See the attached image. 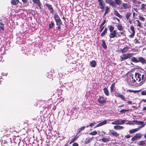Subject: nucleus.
Masks as SVG:
<instances>
[{
	"mask_svg": "<svg viewBox=\"0 0 146 146\" xmlns=\"http://www.w3.org/2000/svg\"><path fill=\"white\" fill-rule=\"evenodd\" d=\"M132 83L137 84L138 82H139L141 85H142L146 80V73L136 72L134 78L132 76Z\"/></svg>",
	"mask_w": 146,
	"mask_h": 146,
	"instance_id": "f257e3e1",
	"label": "nucleus"
},
{
	"mask_svg": "<svg viewBox=\"0 0 146 146\" xmlns=\"http://www.w3.org/2000/svg\"><path fill=\"white\" fill-rule=\"evenodd\" d=\"M131 61L134 63L141 62L143 64H146V60L142 57H140L137 58L133 57L131 59Z\"/></svg>",
	"mask_w": 146,
	"mask_h": 146,
	"instance_id": "f03ea898",
	"label": "nucleus"
},
{
	"mask_svg": "<svg viewBox=\"0 0 146 146\" xmlns=\"http://www.w3.org/2000/svg\"><path fill=\"white\" fill-rule=\"evenodd\" d=\"M134 53H127L122 54L120 57L121 61L122 62L123 60L127 59L131 57L134 54Z\"/></svg>",
	"mask_w": 146,
	"mask_h": 146,
	"instance_id": "7ed1b4c3",
	"label": "nucleus"
},
{
	"mask_svg": "<svg viewBox=\"0 0 146 146\" xmlns=\"http://www.w3.org/2000/svg\"><path fill=\"white\" fill-rule=\"evenodd\" d=\"M107 98L100 96L98 99V102L100 104H103L106 103Z\"/></svg>",
	"mask_w": 146,
	"mask_h": 146,
	"instance_id": "20e7f679",
	"label": "nucleus"
},
{
	"mask_svg": "<svg viewBox=\"0 0 146 146\" xmlns=\"http://www.w3.org/2000/svg\"><path fill=\"white\" fill-rule=\"evenodd\" d=\"M45 5L48 8V9L50 11V13L52 14H53L54 13V10L52 5L47 3H45Z\"/></svg>",
	"mask_w": 146,
	"mask_h": 146,
	"instance_id": "39448f33",
	"label": "nucleus"
},
{
	"mask_svg": "<svg viewBox=\"0 0 146 146\" xmlns=\"http://www.w3.org/2000/svg\"><path fill=\"white\" fill-rule=\"evenodd\" d=\"M126 121L125 120H116L111 123V124L113 125H118V124H123L126 122Z\"/></svg>",
	"mask_w": 146,
	"mask_h": 146,
	"instance_id": "423d86ee",
	"label": "nucleus"
},
{
	"mask_svg": "<svg viewBox=\"0 0 146 146\" xmlns=\"http://www.w3.org/2000/svg\"><path fill=\"white\" fill-rule=\"evenodd\" d=\"M142 136V135L139 133L137 134L135 136L133 137L131 139V140L132 141H134L137 140H139Z\"/></svg>",
	"mask_w": 146,
	"mask_h": 146,
	"instance_id": "0eeeda50",
	"label": "nucleus"
},
{
	"mask_svg": "<svg viewBox=\"0 0 146 146\" xmlns=\"http://www.w3.org/2000/svg\"><path fill=\"white\" fill-rule=\"evenodd\" d=\"M118 33L116 31L114 30L112 32H110L109 36L110 38H113L115 37H117V34Z\"/></svg>",
	"mask_w": 146,
	"mask_h": 146,
	"instance_id": "6e6552de",
	"label": "nucleus"
},
{
	"mask_svg": "<svg viewBox=\"0 0 146 146\" xmlns=\"http://www.w3.org/2000/svg\"><path fill=\"white\" fill-rule=\"evenodd\" d=\"M106 2L109 4L110 5L112 6L113 7L116 8L117 5L112 0H105Z\"/></svg>",
	"mask_w": 146,
	"mask_h": 146,
	"instance_id": "1a4fd4ad",
	"label": "nucleus"
},
{
	"mask_svg": "<svg viewBox=\"0 0 146 146\" xmlns=\"http://www.w3.org/2000/svg\"><path fill=\"white\" fill-rule=\"evenodd\" d=\"M121 5L120 6V8L121 9H126L129 7V5L126 3H122Z\"/></svg>",
	"mask_w": 146,
	"mask_h": 146,
	"instance_id": "9d476101",
	"label": "nucleus"
},
{
	"mask_svg": "<svg viewBox=\"0 0 146 146\" xmlns=\"http://www.w3.org/2000/svg\"><path fill=\"white\" fill-rule=\"evenodd\" d=\"M99 5L100 8L102 9L103 11L104 10L105 8V4L103 1L99 2Z\"/></svg>",
	"mask_w": 146,
	"mask_h": 146,
	"instance_id": "9b49d317",
	"label": "nucleus"
},
{
	"mask_svg": "<svg viewBox=\"0 0 146 146\" xmlns=\"http://www.w3.org/2000/svg\"><path fill=\"white\" fill-rule=\"evenodd\" d=\"M110 134L115 137H117L119 136V134L116 131L113 130H111L110 131Z\"/></svg>",
	"mask_w": 146,
	"mask_h": 146,
	"instance_id": "f8f14e48",
	"label": "nucleus"
},
{
	"mask_svg": "<svg viewBox=\"0 0 146 146\" xmlns=\"http://www.w3.org/2000/svg\"><path fill=\"white\" fill-rule=\"evenodd\" d=\"M54 18L56 23L58 22L61 23V21L58 15H55Z\"/></svg>",
	"mask_w": 146,
	"mask_h": 146,
	"instance_id": "ddd939ff",
	"label": "nucleus"
},
{
	"mask_svg": "<svg viewBox=\"0 0 146 146\" xmlns=\"http://www.w3.org/2000/svg\"><path fill=\"white\" fill-rule=\"evenodd\" d=\"M33 1L34 3L37 4L40 9H41V3L39 0H33Z\"/></svg>",
	"mask_w": 146,
	"mask_h": 146,
	"instance_id": "4468645a",
	"label": "nucleus"
},
{
	"mask_svg": "<svg viewBox=\"0 0 146 146\" xmlns=\"http://www.w3.org/2000/svg\"><path fill=\"white\" fill-rule=\"evenodd\" d=\"M130 29L131 31H132V35H131L130 36H131V37H133V36H134L135 33V31L134 30V27L133 25H131L130 26Z\"/></svg>",
	"mask_w": 146,
	"mask_h": 146,
	"instance_id": "2eb2a0df",
	"label": "nucleus"
},
{
	"mask_svg": "<svg viewBox=\"0 0 146 146\" xmlns=\"http://www.w3.org/2000/svg\"><path fill=\"white\" fill-rule=\"evenodd\" d=\"M124 127L119 125H115L114 126V129L116 130H121L123 129Z\"/></svg>",
	"mask_w": 146,
	"mask_h": 146,
	"instance_id": "dca6fc26",
	"label": "nucleus"
},
{
	"mask_svg": "<svg viewBox=\"0 0 146 146\" xmlns=\"http://www.w3.org/2000/svg\"><path fill=\"white\" fill-rule=\"evenodd\" d=\"M113 12V14L117 16L118 17L120 18H122V16L117 11L114 10Z\"/></svg>",
	"mask_w": 146,
	"mask_h": 146,
	"instance_id": "f3484780",
	"label": "nucleus"
},
{
	"mask_svg": "<svg viewBox=\"0 0 146 146\" xmlns=\"http://www.w3.org/2000/svg\"><path fill=\"white\" fill-rule=\"evenodd\" d=\"M107 27H106L103 31L101 33L100 36L103 37V36H104L107 33Z\"/></svg>",
	"mask_w": 146,
	"mask_h": 146,
	"instance_id": "a211bd4d",
	"label": "nucleus"
},
{
	"mask_svg": "<svg viewBox=\"0 0 146 146\" xmlns=\"http://www.w3.org/2000/svg\"><path fill=\"white\" fill-rule=\"evenodd\" d=\"M117 29L119 31H123V28L121 24H118L117 26Z\"/></svg>",
	"mask_w": 146,
	"mask_h": 146,
	"instance_id": "6ab92c4d",
	"label": "nucleus"
},
{
	"mask_svg": "<svg viewBox=\"0 0 146 146\" xmlns=\"http://www.w3.org/2000/svg\"><path fill=\"white\" fill-rule=\"evenodd\" d=\"M115 88V84L113 83L110 86V92H112L114 91V88Z\"/></svg>",
	"mask_w": 146,
	"mask_h": 146,
	"instance_id": "aec40b11",
	"label": "nucleus"
},
{
	"mask_svg": "<svg viewBox=\"0 0 146 146\" xmlns=\"http://www.w3.org/2000/svg\"><path fill=\"white\" fill-rule=\"evenodd\" d=\"M114 2L118 6H120L122 2L121 0H114Z\"/></svg>",
	"mask_w": 146,
	"mask_h": 146,
	"instance_id": "412c9836",
	"label": "nucleus"
},
{
	"mask_svg": "<svg viewBox=\"0 0 146 146\" xmlns=\"http://www.w3.org/2000/svg\"><path fill=\"white\" fill-rule=\"evenodd\" d=\"M19 2L18 0H12L11 1V3L13 5H17Z\"/></svg>",
	"mask_w": 146,
	"mask_h": 146,
	"instance_id": "4be33fe9",
	"label": "nucleus"
},
{
	"mask_svg": "<svg viewBox=\"0 0 146 146\" xmlns=\"http://www.w3.org/2000/svg\"><path fill=\"white\" fill-rule=\"evenodd\" d=\"M85 126H82L80 127L79 129H78V130L77 131V133L76 134V136H77L78 134L81 133L82 131H83L85 129Z\"/></svg>",
	"mask_w": 146,
	"mask_h": 146,
	"instance_id": "5701e85b",
	"label": "nucleus"
},
{
	"mask_svg": "<svg viewBox=\"0 0 146 146\" xmlns=\"http://www.w3.org/2000/svg\"><path fill=\"white\" fill-rule=\"evenodd\" d=\"M137 144L138 145H139V146L144 145L146 144L145 141H140L139 142H137Z\"/></svg>",
	"mask_w": 146,
	"mask_h": 146,
	"instance_id": "b1692460",
	"label": "nucleus"
},
{
	"mask_svg": "<svg viewBox=\"0 0 146 146\" xmlns=\"http://www.w3.org/2000/svg\"><path fill=\"white\" fill-rule=\"evenodd\" d=\"M129 48L128 47H125L122 49H121V51L122 53L126 52L129 50Z\"/></svg>",
	"mask_w": 146,
	"mask_h": 146,
	"instance_id": "393cba45",
	"label": "nucleus"
},
{
	"mask_svg": "<svg viewBox=\"0 0 146 146\" xmlns=\"http://www.w3.org/2000/svg\"><path fill=\"white\" fill-rule=\"evenodd\" d=\"M103 90L105 94L107 96H108L109 95V92L107 88H105L103 89Z\"/></svg>",
	"mask_w": 146,
	"mask_h": 146,
	"instance_id": "a878e982",
	"label": "nucleus"
},
{
	"mask_svg": "<svg viewBox=\"0 0 146 146\" xmlns=\"http://www.w3.org/2000/svg\"><path fill=\"white\" fill-rule=\"evenodd\" d=\"M102 46L105 49H106L107 48V46L106 44V43L105 42V41L104 40H102Z\"/></svg>",
	"mask_w": 146,
	"mask_h": 146,
	"instance_id": "bb28decb",
	"label": "nucleus"
},
{
	"mask_svg": "<svg viewBox=\"0 0 146 146\" xmlns=\"http://www.w3.org/2000/svg\"><path fill=\"white\" fill-rule=\"evenodd\" d=\"M134 22H137L136 25H135V26L139 27L140 28H142V26L141 25V23L140 22L139 20H137L135 21H134Z\"/></svg>",
	"mask_w": 146,
	"mask_h": 146,
	"instance_id": "cd10ccee",
	"label": "nucleus"
},
{
	"mask_svg": "<svg viewBox=\"0 0 146 146\" xmlns=\"http://www.w3.org/2000/svg\"><path fill=\"white\" fill-rule=\"evenodd\" d=\"M0 21H1L0 22V30H2L3 31L4 30V24L2 22L1 20H0Z\"/></svg>",
	"mask_w": 146,
	"mask_h": 146,
	"instance_id": "c85d7f7f",
	"label": "nucleus"
},
{
	"mask_svg": "<svg viewBox=\"0 0 146 146\" xmlns=\"http://www.w3.org/2000/svg\"><path fill=\"white\" fill-rule=\"evenodd\" d=\"M96 63L95 60H93L90 62V66L93 67H95L96 65Z\"/></svg>",
	"mask_w": 146,
	"mask_h": 146,
	"instance_id": "c756f323",
	"label": "nucleus"
},
{
	"mask_svg": "<svg viewBox=\"0 0 146 146\" xmlns=\"http://www.w3.org/2000/svg\"><path fill=\"white\" fill-rule=\"evenodd\" d=\"M105 8V12L104 14V15L109 13L110 11V9L108 6H106Z\"/></svg>",
	"mask_w": 146,
	"mask_h": 146,
	"instance_id": "7c9ffc66",
	"label": "nucleus"
},
{
	"mask_svg": "<svg viewBox=\"0 0 146 146\" xmlns=\"http://www.w3.org/2000/svg\"><path fill=\"white\" fill-rule=\"evenodd\" d=\"M108 27L110 32H112L113 31L114 28V27L113 25H110L108 26Z\"/></svg>",
	"mask_w": 146,
	"mask_h": 146,
	"instance_id": "2f4dec72",
	"label": "nucleus"
},
{
	"mask_svg": "<svg viewBox=\"0 0 146 146\" xmlns=\"http://www.w3.org/2000/svg\"><path fill=\"white\" fill-rule=\"evenodd\" d=\"M131 15V13L128 12L126 13L125 15V17L127 20H128L130 19L129 18Z\"/></svg>",
	"mask_w": 146,
	"mask_h": 146,
	"instance_id": "473e14b6",
	"label": "nucleus"
},
{
	"mask_svg": "<svg viewBox=\"0 0 146 146\" xmlns=\"http://www.w3.org/2000/svg\"><path fill=\"white\" fill-rule=\"evenodd\" d=\"M54 24L53 21H51L50 23L48 25L49 29H52L54 27Z\"/></svg>",
	"mask_w": 146,
	"mask_h": 146,
	"instance_id": "72a5a7b5",
	"label": "nucleus"
},
{
	"mask_svg": "<svg viewBox=\"0 0 146 146\" xmlns=\"http://www.w3.org/2000/svg\"><path fill=\"white\" fill-rule=\"evenodd\" d=\"M78 137V135L77 136H76V137L74 138H72L69 144H70L76 141L77 140V138Z\"/></svg>",
	"mask_w": 146,
	"mask_h": 146,
	"instance_id": "f704fd0d",
	"label": "nucleus"
},
{
	"mask_svg": "<svg viewBox=\"0 0 146 146\" xmlns=\"http://www.w3.org/2000/svg\"><path fill=\"white\" fill-rule=\"evenodd\" d=\"M56 24L58 26V30L59 31H60L61 29L60 25L61 24H62V21L61 22V23L60 22H58L56 23Z\"/></svg>",
	"mask_w": 146,
	"mask_h": 146,
	"instance_id": "c9c22d12",
	"label": "nucleus"
},
{
	"mask_svg": "<svg viewBox=\"0 0 146 146\" xmlns=\"http://www.w3.org/2000/svg\"><path fill=\"white\" fill-rule=\"evenodd\" d=\"M137 131L136 128L130 130L129 131V133L130 134H132Z\"/></svg>",
	"mask_w": 146,
	"mask_h": 146,
	"instance_id": "e433bc0d",
	"label": "nucleus"
},
{
	"mask_svg": "<svg viewBox=\"0 0 146 146\" xmlns=\"http://www.w3.org/2000/svg\"><path fill=\"white\" fill-rule=\"evenodd\" d=\"M141 90H128V91L129 92H133V93H137L138 92H140Z\"/></svg>",
	"mask_w": 146,
	"mask_h": 146,
	"instance_id": "4c0bfd02",
	"label": "nucleus"
},
{
	"mask_svg": "<svg viewBox=\"0 0 146 146\" xmlns=\"http://www.w3.org/2000/svg\"><path fill=\"white\" fill-rule=\"evenodd\" d=\"M102 141L104 143L108 142L109 141V140L108 138H106L104 137L102 139Z\"/></svg>",
	"mask_w": 146,
	"mask_h": 146,
	"instance_id": "58836bf2",
	"label": "nucleus"
},
{
	"mask_svg": "<svg viewBox=\"0 0 146 146\" xmlns=\"http://www.w3.org/2000/svg\"><path fill=\"white\" fill-rule=\"evenodd\" d=\"M97 134V132L96 131H93L89 133V134L92 135H96Z\"/></svg>",
	"mask_w": 146,
	"mask_h": 146,
	"instance_id": "ea45409f",
	"label": "nucleus"
},
{
	"mask_svg": "<svg viewBox=\"0 0 146 146\" xmlns=\"http://www.w3.org/2000/svg\"><path fill=\"white\" fill-rule=\"evenodd\" d=\"M107 121L106 120H104V121H102V122H100V125L101 126H102L106 124L107 123Z\"/></svg>",
	"mask_w": 146,
	"mask_h": 146,
	"instance_id": "a19ab883",
	"label": "nucleus"
},
{
	"mask_svg": "<svg viewBox=\"0 0 146 146\" xmlns=\"http://www.w3.org/2000/svg\"><path fill=\"white\" fill-rule=\"evenodd\" d=\"M146 124V123L145 124H142L141 125H140L137 128H136L137 131H138L140 129H141L143 127H144Z\"/></svg>",
	"mask_w": 146,
	"mask_h": 146,
	"instance_id": "79ce46f5",
	"label": "nucleus"
},
{
	"mask_svg": "<svg viewBox=\"0 0 146 146\" xmlns=\"http://www.w3.org/2000/svg\"><path fill=\"white\" fill-rule=\"evenodd\" d=\"M144 122L143 121H137V125H141L144 124Z\"/></svg>",
	"mask_w": 146,
	"mask_h": 146,
	"instance_id": "37998d69",
	"label": "nucleus"
},
{
	"mask_svg": "<svg viewBox=\"0 0 146 146\" xmlns=\"http://www.w3.org/2000/svg\"><path fill=\"white\" fill-rule=\"evenodd\" d=\"M7 131V129L5 127L2 128L1 130V132L3 134L5 133Z\"/></svg>",
	"mask_w": 146,
	"mask_h": 146,
	"instance_id": "c03bdc74",
	"label": "nucleus"
},
{
	"mask_svg": "<svg viewBox=\"0 0 146 146\" xmlns=\"http://www.w3.org/2000/svg\"><path fill=\"white\" fill-rule=\"evenodd\" d=\"M96 124V122H94V123H90L89 125H87L86 126V127H92L94 126V124Z\"/></svg>",
	"mask_w": 146,
	"mask_h": 146,
	"instance_id": "a18cd8bd",
	"label": "nucleus"
},
{
	"mask_svg": "<svg viewBox=\"0 0 146 146\" xmlns=\"http://www.w3.org/2000/svg\"><path fill=\"white\" fill-rule=\"evenodd\" d=\"M129 110H125L122 109L120 111V112L121 113H125V112L128 111Z\"/></svg>",
	"mask_w": 146,
	"mask_h": 146,
	"instance_id": "49530a36",
	"label": "nucleus"
},
{
	"mask_svg": "<svg viewBox=\"0 0 146 146\" xmlns=\"http://www.w3.org/2000/svg\"><path fill=\"white\" fill-rule=\"evenodd\" d=\"M119 98L124 101H126L125 98V96L121 94Z\"/></svg>",
	"mask_w": 146,
	"mask_h": 146,
	"instance_id": "de8ad7c7",
	"label": "nucleus"
},
{
	"mask_svg": "<svg viewBox=\"0 0 146 146\" xmlns=\"http://www.w3.org/2000/svg\"><path fill=\"white\" fill-rule=\"evenodd\" d=\"M145 5L144 4H142L141 5V8H140L141 10H144L145 9Z\"/></svg>",
	"mask_w": 146,
	"mask_h": 146,
	"instance_id": "09e8293b",
	"label": "nucleus"
},
{
	"mask_svg": "<svg viewBox=\"0 0 146 146\" xmlns=\"http://www.w3.org/2000/svg\"><path fill=\"white\" fill-rule=\"evenodd\" d=\"M141 94L142 96L146 95V90L142 91Z\"/></svg>",
	"mask_w": 146,
	"mask_h": 146,
	"instance_id": "8fccbe9b",
	"label": "nucleus"
},
{
	"mask_svg": "<svg viewBox=\"0 0 146 146\" xmlns=\"http://www.w3.org/2000/svg\"><path fill=\"white\" fill-rule=\"evenodd\" d=\"M104 27L105 26H104L103 27L102 26L101 27V26H100V29L99 31V32L100 33H101Z\"/></svg>",
	"mask_w": 146,
	"mask_h": 146,
	"instance_id": "3c124183",
	"label": "nucleus"
},
{
	"mask_svg": "<svg viewBox=\"0 0 146 146\" xmlns=\"http://www.w3.org/2000/svg\"><path fill=\"white\" fill-rule=\"evenodd\" d=\"M106 22V21L105 20H104L103 22L101 23V24L100 25V26H101V27H103V25H104V24H105V23Z\"/></svg>",
	"mask_w": 146,
	"mask_h": 146,
	"instance_id": "603ef678",
	"label": "nucleus"
},
{
	"mask_svg": "<svg viewBox=\"0 0 146 146\" xmlns=\"http://www.w3.org/2000/svg\"><path fill=\"white\" fill-rule=\"evenodd\" d=\"M92 140L91 139H88V140L87 139H86L85 141V143H88L91 141V140Z\"/></svg>",
	"mask_w": 146,
	"mask_h": 146,
	"instance_id": "864d4df0",
	"label": "nucleus"
},
{
	"mask_svg": "<svg viewBox=\"0 0 146 146\" xmlns=\"http://www.w3.org/2000/svg\"><path fill=\"white\" fill-rule=\"evenodd\" d=\"M139 18L141 21H144L145 20V19L142 17L139 16Z\"/></svg>",
	"mask_w": 146,
	"mask_h": 146,
	"instance_id": "5fc2aeb1",
	"label": "nucleus"
},
{
	"mask_svg": "<svg viewBox=\"0 0 146 146\" xmlns=\"http://www.w3.org/2000/svg\"><path fill=\"white\" fill-rule=\"evenodd\" d=\"M137 120H134L131 121L132 124V125H137Z\"/></svg>",
	"mask_w": 146,
	"mask_h": 146,
	"instance_id": "6e6d98bb",
	"label": "nucleus"
},
{
	"mask_svg": "<svg viewBox=\"0 0 146 146\" xmlns=\"http://www.w3.org/2000/svg\"><path fill=\"white\" fill-rule=\"evenodd\" d=\"M121 35H122L123 36H124L125 35V34L123 31L121 32L120 33Z\"/></svg>",
	"mask_w": 146,
	"mask_h": 146,
	"instance_id": "4d7b16f0",
	"label": "nucleus"
},
{
	"mask_svg": "<svg viewBox=\"0 0 146 146\" xmlns=\"http://www.w3.org/2000/svg\"><path fill=\"white\" fill-rule=\"evenodd\" d=\"M120 94L119 93V92H115V96L117 97H118V96Z\"/></svg>",
	"mask_w": 146,
	"mask_h": 146,
	"instance_id": "13d9d810",
	"label": "nucleus"
},
{
	"mask_svg": "<svg viewBox=\"0 0 146 146\" xmlns=\"http://www.w3.org/2000/svg\"><path fill=\"white\" fill-rule=\"evenodd\" d=\"M72 146H79L78 143H74L72 145Z\"/></svg>",
	"mask_w": 146,
	"mask_h": 146,
	"instance_id": "bf43d9fd",
	"label": "nucleus"
},
{
	"mask_svg": "<svg viewBox=\"0 0 146 146\" xmlns=\"http://www.w3.org/2000/svg\"><path fill=\"white\" fill-rule=\"evenodd\" d=\"M131 137V135L128 134L125 136V137L127 139L130 138Z\"/></svg>",
	"mask_w": 146,
	"mask_h": 146,
	"instance_id": "052dcab7",
	"label": "nucleus"
},
{
	"mask_svg": "<svg viewBox=\"0 0 146 146\" xmlns=\"http://www.w3.org/2000/svg\"><path fill=\"white\" fill-rule=\"evenodd\" d=\"M121 36V35L120 33H118V34H117V37H120Z\"/></svg>",
	"mask_w": 146,
	"mask_h": 146,
	"instance_id": "680f3d73",
	"label": "nucleus"
},
{
	"mask_svg": "<svg viewBox=\"0 0 146 146\" xmlns=\"http://www.w3.org/2000/svg\"><path fill=\"white\" fill-rule=\"evenodd\" d=\"M126 103L127 104H132V102L131 101H128V102H127Z\"/></svg>",
	"mask_w": 146,
	"mask_h": 146,
	"instance_id": "e2e57ef3",
	"label": "nucleus"
},
{
	"mask_svg": "<svg viewBox=\"0 0 146 146\" xmlns=\"http://www.w3.org/2000/svg\"><path fill=\"white\" fill-rule=\"evenodd\" d=\"M22 1L24 3H26L28 0H22Z\"/></svg>",
	"mask_w": 146,
	"mask_h": 146,
	"instance_id": "0e129e2a",
	"label": "nucleus"
},
{
	"mask_svg": "<svg viewBox=\"0 0 146 146\" xmlns=\"http://www.w3.org/2000/svg\"><path fill=\"white\" fill-rule=\"evenodd\" d=\"M129 121L130 122H128V123H126V124L132 125L131 121Z\"/></svg>",
	"mask_w": 146,
	"mask_h": 146,
	"instance_id": "69168bd1",
	"label": "nucleus"
},
{
	"mask_svg": "<svg viewBox=\"0 0 146 146\" xmlns=\"http://www.w3.org/2000/svg\"><path fill=\"white\" fill-rule=\"evenodd\" d=\"M101 125H100V123H99L98 124V125H97L96 127H100V126H101Z\"/></svg>",
	"mask_w": 146,
	"mask_h": 146,
	"instance_id": "338daca9",
	"label": "nucleus"
},
{
	"mask_svg": "<svg viewBox=\"0 0 146 146\" xmlns=\"http://www.w3.org/2000/svg\"><path fill=\"white\" fill-rule=\"evenodd\" d=\"M146 111V106L143 108V111Z\"/></svg>",
	"mask_w": 146,
	"mask_h": 146,
	"instance_id": "774afa93",
	"label": "nucleus"
}]
</instances>
